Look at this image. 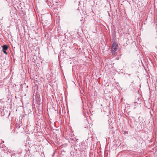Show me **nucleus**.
Segmentation results:
<instances>
[{
    "instance_id": "nucleus-1",
    "label": "nucleus",
    "mask_w": 157,
    "mask_h": 157,
    "mask_svg": "<svg viewBox=\"0 0 157 157\" xmlns=\"http://www.w3.org/2000/svg\"><path fill=\"white\" fill-rule=\"evenodd\" d=\"M117 44L115 42H113L112 46V53L113 55H115L116 52L117 50Z\"/></svg>"
},
{
    "instance_id": "nucleus-2",
    "label": "nucleus",
    "mask_w": 157,
    "mask_h": 157,
    "mask_svg": "<svg viewBox=\"0 0 157 157\" xmlns=\"http://www.w3.org/2000/svg\"><path fill=\"white\" fill-rule=\"evenodd\" d=\"M2 47L3 52L5 54L7 55V53L6 51L8 48V46L6 45H4Z\"/></svg>"
},
{
    "instance_id": "nucleus-3",
    "label": "nucleus",
    "mask_w": 157,
    "mask_h": 157,
    "mask_svg": "<svg viewBox=\"0 0 157 157\" xmlns=\"http://www.w3.org/2000/svg\"><path fill=\"white\" fill-rule=\"evenodd\" d=\"M36 101L37 102V103L38 105H39L40 104V100L39 98H37L36 99Z\"/></svg>"
},
{
    "instance_id": "nucleus-4",
    "label": "nucleus",
    "mask_w": 157,
    "mask_h": 157,
    "mask_svg": "<svg viewBox=\"0 0 157 157\" xmlns=\"http://www.w3.org/2000/svg\"><path fill=\"white\" fill-rule=\"evenodd\" d=\"M4 143V141H3L2 142V143Z\"/></svg>"
},
{
    "instance_id": "nucleus-5",
    "label": "nucleus",
    "mask_w": 157,
    "mask_h": 157,
    "mask_svg": "<svg viewBox=\"0 0 157 157\" xmlns=\"http://www.w3.org/2000/svg\"><path fill=\"white\" fill-rule=\"evenodd\" d=\"M128 75L130 76V74Z\"/></svg>"
}]
</instances>
